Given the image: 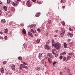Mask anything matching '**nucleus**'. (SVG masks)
<instances>
[{
	"mask_svg": "<svg viewBox=\"0 0 75 75\" xmlns=\"http://www.w3.org/2000/svg\"><path fill=\"white\" fill-rule=\"evenodd\" d=\"M55 51H56V50H55V49H53L52 50V52H54Z\"/></svg>",
	"mask_w": 75,
	"mask_h": 75,
	"instance_id": "de8ad7c7",
	"label": "nucleus"
},
{
	"mask_svg": "<svg viewBox=\"0 0 75 75\" xmlns=\"http://www.w3.org/2000/svg\"><path fill=\"white\" fill-rule=\"evenodd\" d=\"M61 30L62 31V32L60 35L61 37H64V34H65V30L64 28H61Z\"/></svg>",
	"mask_w": 75,
	"mask_h": 75,
	"instance_id": "7ed1b4c3",
	"label": "nucleus"
},
{
	"mask_svg": "<svg viewBox=\"0 0 75 75\" xmlns=\"http://www.w3.org/2000/svg\"><path fill=\"white\" fill-rule=\"evenodd\" d=\"M45 48L47 50H50V47L48 45H45Z\"/></svg>",
	"mask_w": 75,
	"mask_h": 75,
	"instance_id": "9b49d317",
	"label": "nucleus"
},
{
	"mask_svg": "<svg viewBox=\"0 0 75 75\" xmlns=\"http://www.w3.org/2000/svg\"><path fill=\"white\" fill-rule=\"evenodd\" d=\"M37 31H38V32H40V29L38 28L37 29Z\"/></svg>",
	"mask_w": 75,
	"mask_h": 75,
	"instance_id": "c03bdc74",
	"label": "nucleus"
},
{
	"mask_svg": "<svg viewBox=\"0 0 75 75\" xmlns=\"http://www.w3.org/2000/svg\"><path fill=\"white\" fill-rule=\"evenodd\" d=\"M29 27H30V28H32V27H33V25H29Z\"/></svg>",
	"mask_w": 75,
	"mask_h": 75,
	"instance_id": "79ce46f5",
	"label": "nucleus"
},
{
	"mask_svg": "<svg viewBox=\"0 0 75 75\" xmlns=\"http://www.w3.org/2000/svg\"><path fill=\"white\" fill-rule=\"evenodd\" d=\"M2 13V11H1V10L0 9V15H1V14Z\"/></svg>",
	"mask_w": 75,
	"mask_h": 75,
	"instance_id": "5fc2aeb1",
	"label": "nucleus"
},
{
	"mask_svg": "<svg viewBox=\"0 0 75 75\" xmlns=\"http://www.w3.org/2000/svg\"><path fill=\"white\" fill-rule=\"evenodd\" d=\"M4 68H3V67H2L0 69V71L2 74H4Z\"/></svg>",
	"mask_w": 75,
	"mask_h": 75,
	"instance_id": "6e6552de",
	"label": "nucleus"
},
{
	"mask_svg": "<svg viewBox=\"0 0 75 75\" xmlns=\"http://www.w3.org/2000/svg\"><path fill=\"white\" fill-rule=\"evenodd\" d=\"M3 64H7V62L6 61H4L3 62Z\"/></svg>",
	"mask_w": 75,
	"mask_h": 75,
	"instance_id": "7c9ffc66",
	"label": "nucleus"
},
{
	"mask_svg": "<svg viewBox=\"0 0 75 75\" xmlns=\"http://www.w3.org/2000/svg\"><path fill=\"white\" fill-rule=\"evenodd\" d=\"M7 3L8 4H9L11 3V0H7Z\"/></svg>",
	"mask_w": 75,
	"mask_h": 75,
	"instance_id": "6ab92c4d",
	"label": "nucleus"
},
{
	"mask_svg": "<svg viewBox=\"0 0 75 75\" xmlns=\"http://www.w3.org/2000/svg\"><path fill=\"white\" fill-rule=\"evenodd\" d=\"M18 58L19 60H21L22 59V57H18Z\"/></svg>",
	"mask_w": 75,
	"mask_h": 75,
	"instance_id": "f704fd0d",
	"label": "nucleus"
},
{
	"mask_svg": "<svg viewBox=\"0 0 75 75\" xmlns=\"http://www.w3.org/2000/svg\"><path fill=\"white\" fill-rule=\"evenodd\" d=\"M69 30L70 31H73V30L71 28H69Z\"/></svg>",
	"mask_w": 75,
	"mask_h": 75,
	"instance_id": "ea45409f",
	"label": "nucleus"
},
{
	"mask_svg": "<svg viewBox=\"0 0 75 75\" xmlns=\"http://www.w3.org/2000/svg\"><path fill=\"white\" fill-rule=\"evenodd\" d=\"M54 37H55V38H56V37H57V35H55L54 36Z\"/></svg>",
	"mask_w": 75,
	"mask_h": 75,
	"instance_id": "13d9d810",
	"label": "nucleus"
},
{
	"mask_svg": "<svg viewBox=\"0 0 75 75\" xmlns=\"http://www.w3.org/2000/svg\"><path fill=\"white\" fill-rule=\"evenodd\" d=\"M19 69L20 70H21V69H23V67H22L21 66H20L19 67Z\"/></svg>",
	"mask_w": 75,
	"mask_h": 75,
	"instance_id": "72a5a7b5",
	"label": "nucleus"
},
{
	"mask_svg": "<svg viewBox=\"0 0 75 75\" xmlns=\"http://www.w3.org/2000/svg\"><path fill=\"white\" fill-rule=\"evenodd\" d=\"M52 47L54 46V45H55V41L53 39H52Z\"/></svg>",
	"mask_w": 75,
	"mask_h": 75,
	"instance_id": "1a4fd4ad",
	"label": "nucleus"
},
{
	"mask_svg": "<svg viewBox=\"0 0 75 75\" xmlns=\"http://www.w3.org/2000/svg\"><path fill=\"white\" fill-rule=\"evenodd\" d=\"M46 36H47V37H48V33H46Z\"/></svg>",
	"mask_w": 75,
	"mask_h": 75,
	"instance_id": "3c124183",
	"label": "nucleus"
},
{
	"mask_svg": "<svg viewBox=\"0 0 75 75\" xmlns=\"http://www.w3.org/2000/svg\"><path fill=\"white\" fill-rule=\"evenodd\" d=\"M8 33V29H6L5 30V33Z\"/></svg>",
	"mask_w": 75,
	"mask_h": 75,
	"instance_id": "bb28decb",
	"label": "nucleus"
},
{
	"mask_svg": "<svg viewBox=\"0 0 75 75\" xmlns=\"http://www.w3.org/2000/svg\"><path fill=\"white\" fill-rule=\"evenodd\" d=\"M18 1H21V0H17Z\"/></svg>",
	"mask_w": 75,
	"mask_h": 75,
	"instance_id": "338daca9",
	"label": "nucleus"
},
{
	"mask_svg": "<svg viewBox=\"0 0 75 75\" xmlns=\"http://www.w3.org/2000/svg\"><path fill=\"white\" fill-rule=\"evenodd\" d=\"M64 70L65 71H67V72H68V73H69L70 72V69H68V68L65 67L64 69Z\"/></svg>",
	"mask_w": 75,
	"mask_h": 75,
	"instance_id": "423d86ee",
	"label": "nucleus"
},
{
	"mask_svg": "<svg viewBox=\"0 0 75 75\" xmlns=\"http://www.w3.org/2000/svg\"><path fill=\"white\" fill-rule=\"evenodd\" d=\"M40 14H41V13H40V12L38 13L35 15V16L36 17H38V16H40Z\"/></svg>",
	"mask_w": 75,
	"mask_h": 75,
	"instance_id": "dca6fc26",
	"label": "nucleus"
},
{
	"mask_svg": "<svg viewBox=\"0 0 75 75\" xmlns=\"http://www.w3.org/2000/svg\"><path fill=\"white\" fill-rule=\"evenodd\" d=\"M58 30H56V31H55V32L56 33H58Z\"/></svg>",
	"mask_w": 75,
	"mask_h": 75,
	"instance_id": "69168bd1",
	"label": "nucleus"
},
{
	"mask_svg": "<svg viewBox=\"0 0 75 75\" xmlns=\"http://www.w3.org/2000/svg\"><path fill=\"white\" fill-rule=\"evenodd\" d=\"M1 22L2 23H6V20L4 19L2 20H1Z\"/></svg>",
	"mask_w": 75,
	"mask_h": 75,
	"instance_id": "4be33fe9",
	"label": "nucleus"
},
{
	"mask_svg": "<svg viewBox=\"0 0 75 75\" xmlns=\"http://www.w3.org/2000/svg\"><path fill=\"white\" fill-rule=\"evenodd\" d=\"M4 38L6 40H7V36H5L4 37Z\"/></svg>",
	"mask_w": 75,
	"mask_h": 75,
	"instance_id": "37998d69",
	"label": "nucleus"
},
{
	"mask_svg": "<svg viewBox=\"0 0 75 75\" xmlns=\"http://www.w3.org/2000/svg\"><path fill=\"white\" fill-rule=\"evenodd\" d=\"M63 1H64V0H61V1H60L61 3H62L63 2Z\"/></svg>",
	"mask_w": 75,
	"mask_h": 75,
	"instance_id": "6e6d98bb",
	"label": "nucleus"
},
{
	"mask_svg": "<svg viewBox=\"0 0 75 75\" xmlns=\"http://www.w3.org/2000/svg\"><path fill=\"white\" fill-rule=\"evenodd\" d=\"M0 34H3V32H0Z\"/></svg>",
	"mask_w": 75,
	"mask_h": 75,
	"instance_id": "4d7b16f0",
	"label": "nucleus"
},
{
	"mask_svg": "<svg viewBox=\"0 0 75 75\" xmlns=\"http://www.w3.org/2000/svg\"><path fill=\"white\" fill-rule=\"evenodd\" d=\"M62 24L63 25V26H64L65 25V23L64 21H62Z\"/></svg>",
	"mask_w": 75,
	"mask_h": 75,
	"instance_id": "b1692460",
	"label": "nucleus"
},
{
	"mask_svg": "<svg viewBox=\"0 0 75 75\" xmlns=\"http://www.w3.org/2000/svg\"><path fill=\"white\" fill-rule=\"evenodd\" d=\"M11 11H15V9L14 8V7H12L11 8Z\"/></svg>",
	"mask_w": 75,
	"mask_h": 75,
	"instance_id": "412c9836",
	"label": "nucleus"
},
{
	"mask_svg": "<svg viewBox=\"0 0 75 75\" xmlns=\"http://www.w3.org/2000/svg\"><path fill=\"white\" fill-rule=\"evenodd\" d=\"M27 6L28 7H31V4H30V1H28L26 3Z\"/></svg>",
	"mask_w": 75,
	"mask_h": 75,
	"instance_id": "ddd939ff",
	"label": "nucleus"
},
{
	"mask_svg": "<svg viewBox=\"0 0 75 75\" xmlns=\"http://www.w3.org/2000/svg\"><path fill=\"white\" fill-rule=\"evenodd\" d=\"M3 8L5 10V11H7V6H4Z\"/></svg>",
	"mask_w": 75,
	"mask_h": 75,
	"instance_id": "a211bd4d",
	"label": "nucleus"
},
{
	"mask_svg": "<svg viewBox=\"0 0 75 75\" xmlns=\"http://www.w3.org/2000/svg\"><path fill=\"white\" fill-rule=\"evenodd\" d=\"M57 64V62H54L53 64V65L54 66H55V64Z\"/></svg>",
	"mask_w": 75,
	"mask_h": 75,
	"instance_id": "4c0bfd02",
	"label": "nucleus"
},
{
	"mask_svg": "<svg viewBox=\"0 0 75 75\" xmlns=\"http://www.w3.org/2000/svg\"><path fill=\"white\" fill-rule=\"evenodd\" d=\"M50 41L51 40H48L46 43V44H49L50 42Z\"/></svg>",
	"mask_w": 75,
	"mask_h": 75,
	"instance_id": "cd10ccee",
	"label": "nucleus"
},
{
	"mask_svg": "<svg viewBox=\"0 0 75 75\" xmlns=\"http://www.w3.org/2000/svg\"><path fill=\"white\" fill-rule=\"evenodd\" d=\"M28 35H30V36H31V37H32V38L33 37V34H32V33H31V32H28Z\"/></svg>",
	"mask_w": 75,
	"mask_h": 75,
	"instance_id": "2eb2a0df",
	"label": "nucleus"
},
{
	"mask_svg": "<svg viewBox=\"0 0 75 75\" xmlns=\"http://www.w3.org/2000/svg\"><path fill=\"white\" fill-rule=\"evenodd\" d=\"M61 44L59 42H57L55 43L54 45V47L57 50H59V49H60V48H61Z\"/></svg>",
	"mask_w": 75,
	"mask_h": 75,
	"instance_id": "f257e3e1",
	"label": "nucleus"
},
{
	"mask_svg": "<svg viewBox=\"0 0 75 75\" xmlns=\"http://www.w3.org/2000/svg\"><path fill=\"white\" fill-rule=\"evenodd\" d=\"M38 4H41V3L40 2H38Z\"/></svg>",
	"mask_w": 75,
	"mask_h": 75,
	"instance_id": "052dcab7",
	"label": "nucleus"
},
{
	"mask_svg": "<svg viewBox=\"0 0 75 75\" xmlns=\"http://www.w3.org/2000/svg\"><path fill=\"white\" fill-rule=\"evenodd\" d=\"M63 59V61H64V62L65 61H66V60L67 59V57H64Z\"/></svg>",
	"mask_w": 75,
	"mask_h": 75,
	"instance_id": "aec40b11",
	"label": "nucleus"
},
{
	"mask_svg": "<svg viewBox=\"0 0 75 75\" xmlns=\"http://www.w3.org/2000/svg\"><path fill=\"white\" fill-rule=\"evenodd\" d=\"M24 39L25 40H27V38H24Z\"/></svg>",
	"mask_w": 75,
	"mask_h": 75,
	"instance_id": "0e129e2a",
	"label": "nucleus"
},
{
	"mask_svg": "<svg viewBox=\"0 0 75 75\" xmlns=\"http://www.w3.org/2000/svg\"><path fill=\"white\" fill-rule=\"evenodd\" d=\"M19 4V2L17 1H15V2H12V4L14 6H15L16 7H17L18 5Z\"/></svg>",
	"mask_w": 75,
	"mask_h": 75,
	"instance_id": "20e7f679",
	"label": "nucleus"
},
{
	"mask_svg": "<svg viewBox=\"0 0 75 75\" xmlns=\"http://www.w3.org/2000/svg\"><path fill=\"white\" fill-rule=\"evenodd\" d=\"M74 53H69V55H73Z\"/></svg>",
	"mask_w": 75,
	"mask_h": 75,
	"instance_id": "c756f323",
	"label": "nucleus"
},
{
	"mask_svg": "<svg viewBox=\"0 0 75 75\" xmlns=\"http://www.w3.org/2000/svg\"><path fill=\"white\" fill-rule=\"evenodd\" d=\"M7 13H8V14H9V16L11 14V13H10V12L9 11H7Z\"/></svg>",
	"mask_w": 75,
	"mask_h": 75,
	"instance_id": "a19ab883",
	"label": "nucleus"
},
{
	"mask_svg": "<svg viewBox=\"0 0 75 75\" xmlns=\"http://www.w3.org/2000/svg\"><path fill=\"white\" fill-rule=\"evenodd\" d=\"M20 66H21L22 68H25V69H28V67L24 65V64H21L20 65Z\"/></svg>",
	"mask_w": 75,
	"mask_h": 75,
	"instance_id": "39448f33",
	"label": "nucleus"
},
{
	"mask_svg": "<svg viewBox=\"0 0 75 75\" xmlns=\"http://www.w3.org/2000/svg\"><path fill=\"white\" fill-rule=\"evenodd\" d=\"M45 55V54L44 53H39L38 58L40 59H41Z\"/></svg>",
	"mask_w": 75,
	"mask_h": 75,
	"instance_id": "f03ea898",
	"label": "nucleus"
},
{
	"mask_svg": "<svg viewBox=\"0 0 75 75\" xmlns=\"http://www.w3.org/2000/svg\"><path fill=\"white\" fill-rule=\"evenodd\" d=\"M40 68L39 67H38L37 68H36V70H37L39 71H40Z\"/></svg>",
	"mask_w": 75,
	"mask_h": 75,
	"instance_id": "e433bc0d",
	"label": "nucleus"
},
{
	"mask_svg": "<svg viewBox=\"0 0 75 75\" xmlns=\"http://www.w3.org/2000/svg\"><path fill=\"white\" fill-rule=\"evenodd\" d=\"M30 31L31 33H36V30H33V29H31L30 30Z\"/></svg>",
	"mask_w": 75,
	"mask_h": 75,
	"instance_id": "4468645a",
	"label": "nucleus"
},
{
	"mask_svg": "<svg viewBox=\"0 0 75 75\" xmlns=\"http://www.w3.org/2000/svg\"><path fill=\"white\" fill-rule=\"evenodd\" d=\"M36 42H37V44H38V43H39L40 42V39H38Z\"/></svg>",
	"mask_w": 75,
	"mask_h": 75,
	"instance_id": "a878e982",
	"label": "nucleus"
},
{
	"mask_svg": "<svg viewBox=\"0 0 75 75\" xmlns=\"http://www.w3.org/2000/svg\"><path fill=\"white\" fill-rule=\"evenodd\" d=\"M47 56L50 58H53V56L50 53H49L47 54Z\"/></svg>",
	"mask_w": 75,
	"mask_h": 75,
	"instance_id": "f8f14e48",
	"label": "nucleus"
},
{
	"mask_svg": "<svg viewBox=\"0 0 75 75\" xmlns=\"http://www.w3.org/2000/svg\"><path fill=\"white\" fill-rule=\"evenodd\" d=\"M59 59H62V58H63V57L62 56H61L59 57Z\"/></svg>",
	"mask_w": 75,
	"mask_h": 75,
	"instance_id": "473e14b6",
	"label": "nucleus"
},
{
	"mask_svg": "<svg viewBox=\"0 0 75 75\" xmlns=\"http://www.w3.org/2000/svg\"><path fill=\"white\" fill-rule=\"evenodd\" d=\"M15 65L13 64H12L11 66V68L12 70H13V71H15Z\"/></svg>",
	"mask_w": 75,
	"mask_h": 75,
	"instance_id": "9d476101",
	"label": "nucleus"
},
{
	"mask_svg": "<svg viewBox=\"0 0 75 75\" xmlns=\"http://www.w3.org/2000/svg\"><path fill=\"white\" fill-rule=\"evenodd\" d=\"M23 64H24V65H28L27 63H25V62H23Z\"/></svg>",
	"mask_w": 75,
	"mask_h": 75,
	"instance_id": "2f4dec72",
	"label": "nucleus"
},
{
	"mask_svg": "<svg viewBox=\"0 0 75 75\" xmlns=\"http://www.w3.org/2000/svg\"><path fill=\"white\" fill-rule=\"evenodd\" d=\"M34 35H35L36 37H38V34H37V33L35 34Z\"/></svg>",
	"mask_w": 75,
	"mask_h": 75,
	"instance_id": "58836bf2",
	"label": "nucleus"
},
{
	"mask_svg": "<svg viewBox=\"0 0 75 75\" xmlns=\"http://www.w3.org/2000/svg\"><path fill=\"white\" fill-rule=\"evenodd\" d=\"M23 45V47H24V48H26V47H27V45H25V43H24Z\"/></svg>",
	"mask_w": 75,
	"mask_h": 75,
	"instance_id": "c85d7f7f",
	"label": "nucleus"
},
{
	"mask_svg": "<svg viewBox=\"0 0 75 75\" xmlns=\"http://www.w3.org/2000/svg\"><path fill=\"white\" fill-rule=\"evenodd\" d=\"M60 75H63V73H62V72H61L60 73Z\"/></svg>",
	"mask_w": 75,
	"mask_h": 75,
	"instance_id": "8fccbe9b",
	"label": "nucleus"
},
{
	"mask_svg": "<svg viewBox=\"0 0 75 75\" xmlns=\"http://www.w3.org/2000/svg\"><path fill=\"white\" fill-rule=\"evenodd\" d=\"M0 39H2V36H0Z\"/></svg>",
	"mask_w": 75,
	"mask_h": 75,
	"instance_id": "e2e57ef3",
	"label": "nucleus"
},
{
	"mask_svg": "<svg viewBox=\"0 0 75 75\" xmlns=\"http://www.w3.org/2000/svg\"><path fill=\"white\" fill-rule=\"evenodd\" d=\"M71 58V56H68L67 57V59L66 61H67L68 59H69V58Z\"/></svg>",
	"mask_w": 75,
	"mask_h": 75,
	"instance_id": "393cba45",
	"label": "nucleus"
},
{
	"mask_svg": "<svg viewBox=\"0 0 75 75\" xmlns=\"http://www.w3.org/2000/svg\"><path fill=\"white\" fill-rule=\"evenodd\" d=\"M67 54V52H64L62 53V55H64V54Z\"/></svg>",
	"mask_w": 75,
	"mask_h": 75,
	"instance_id": "c9c22d12",
	"label": "nucleus"
},
{
	"mask_svg": "<svg viewBox=\"0 0 75 75\" xmlns=\"http://www.w3.org/2000/svg\"><path fill=\"white\" fill-rule=\"evenodd\" d=\"M64 46L65 48H67V44L66 43H64Z\"/></svg>",
	"mask_w": 75,
	"mask_h": 75,
	"instance_id": "f3484780",
	"label": "nucleus"
},
{
	"mask_svg": "<svg viewBox=\"0 0 75 75\" xmlns=\"http://www.w3.org/2000/svg\"><path fill=\"white\" fill-rule=\"evenodd\" d=\"M44 61H45V58L43 59L42 60V63H43Z\"/></svg>",
	"mask_w": 75,
	"mask_h": 75,
	"instance_id": "49530a36",
	"label": "nucleus"
},
{
	"mask_svg": "<svg viewBox=\"0 0 75 75\" xmlns=\"http://www.w3.org/2000/svg\"><path fill=\"white\" fill-rule=\"evenodd\" d=\"M71 41V39H68L67 40V42H70Z\"/></svg>",
	"mask_w": 75,
	"mask_h": 75,
	"instance_id": "a18cd8bd",
	"label": "nucleus"
},
{
	"mask_svg": "<svg viewBox=\"0 0 75 75\" xmlns=\"http://www.w3.org/2000/svg\"><path fill=\"white\" fill-rule=\"evenodd\" d=\"M0 4H2V2H1V1H0Z\"/></svg>",
	"mask_w": 75,
	"mask_h": 75,
	"instance_id": "680f3d73",
	"label": "nucleus"
},
{
	"mask_svg": "<svg viewBox=\"0 0 75 75\" xmlns=\"http://www.w3.org/2000/svg\"><path fill=\"white\" fill-rule=\"evenodd\" d=\"M32 0V1H33V2H35L36 1V0Z\"/></svg>",
	"mask_w": 75,
	"mask_h": 75,
	"instance_id": "864d4df0",
	"label": "nucleus"
},
{
	"mask_svg": "<svg viewBox=\"0 0 75 75\" xmlns=\"http://www.w3.org/2000/svg\"><path fill=\"white\" fill-rule=\"evenodd\" d=\"M58 54H56V55H55V57H56V58H57V56H58Z\"/></svg>",
	"mask_w": 75,
	"mask_h": 75,
	"instance_id": "09e8293b",
	"label": "nucleus"
},
{
	"mask_svg": "<svg viewBox=\"0 0 75 75\" xmlns=\"http://www.w3.org/2000/svg\"><path fill=\"white\" fill-rule=\"evenodd\" d=\"M67 35L69 37H71L72 38L73 37L74 35L73 34L71 33H68L67 34Z\"/></svg>",
	"mask_w": 75,
	"mask_h": 75,
	"instance_id": "0eeeda50",
	"label": "nucleus"
},
{
	"mask_svg": "<svg viewBox=\"0 0 75 75\" xmlns=\"http://www.w3.org/2000/svg\"><path fill=\"white\" fill-rule=\"evenodd\" d=\"M52 54L54 55H55V53L54 52H52Z\"/></svg>",
	"mask_w": 75,
	"mask_h": 75,
	"instance_id": "bf43d9fd",
	"label": "nucleus"
},
{
	"mask_svg": "<svg viewBox=\"0 0 75 75\" xmlns=\"http://www.w3.org/2000/svg\"><path fill=\"white\" fill-rule=\"evenodd\" d=\"M48 23L49 24H50V23H51V20H50L48 21Z\"/></svg>",
	"mask_w": 75,
	"mask_h": 75,
	"instance_id": "603ef678",
	"label": "nucleus"
},
{
	"mask_svg": "<svg viewBox=\"0 0 75 75\" xmlns=\"http://www.w3.org/2000/svg\"><path fill=\"white\" fill-rule=\"evenodd\" d=\"M69 75H72V74H71V73H70L69 74Z\"/></svg>",
	"mask_w": 75,
	"mask_h": 75,
	"instance_id": "774afa93",
	"label": "nucleus"
},
{
	"mask_svg": "<svg viewBox=\"0 0 75 75\" xmlns=\"http://www.w3.org/2000/svg\"><path fill=\"white\" fill-rule=\"evenodd\" d=\"M23 34H26V31H25V29L23 30Z\"/></svg>",
	"mask_w": 75,
	"mask_h": 75,
	"instance_id": "5701e85b",
	"label": "nucleus"
}]
</instances>
